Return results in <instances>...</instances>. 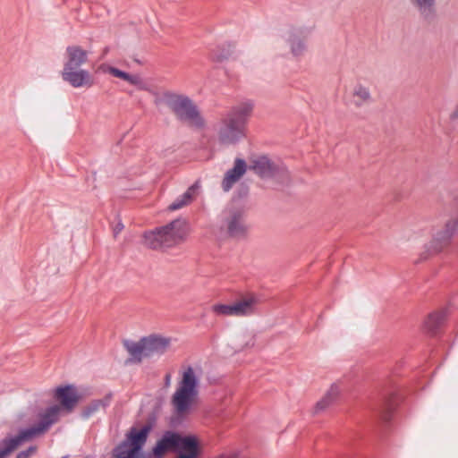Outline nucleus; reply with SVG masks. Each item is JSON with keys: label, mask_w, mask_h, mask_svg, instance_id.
Returning <instances> with one entry per match:
<instances>
[{"label": "nucleus", "mask_w": 458, "mask_h": 458, "mask_svg": "<svg viewBox=\"0 0 458 458\" xmlns=\"http://www.w3.org/2000/svg\"><path fill=\"white\" fill-rule=\"evenodd\" d=\"M412 5L424 16L431 14L435 0H411Z\"/></svg>", "instance_id": "bb28decb"}, {"label": "nucleus", "mask_w": 458, "mask_h": 458, "mask_svg": "<svg viewBox=\"0 0 458 458\" xmlns=\"http://www.w3.org/2000/svg\"><path fill=\"white\" fill-rule=\"evenodd\" d=\"M342 394V386L339 382H335L330 385L323 397L315 404L314 411L315 413H319L328 407H330L333 403H335L337 399L341 396Z\"/></svg>", "instance_id": "6ab92c4d"}, {"label": "nucleus", "mask_w": 458, "mask_h": 458, "mask_svg": "<svg viewBox=\"0 0 458 458\" xmlns=\"http://www.w3.org/2000/svg\"><path fill=\"white\" fill-rule=\"evenodd\" d=\"M255 344V335L253 333L244 330L236 334L231 341L230 347L234 352H243L250 349Z\"/></svg>", "instance_id": "aec40b11"}, {"label": "nucleus", "mask_w": 458, "mask_h": 458, "mask_svg": "<svg viewBox=\"0 0 458 458\" xmlns=\"http://www.w3.org/2000/svg\"><path fill=\"white\" fill-rule=\"evenodd\" d=\"M151 429L149 424L131 428L125 438L113 449L111 458H149L144 446Z\"/></svg>", "instance_id": "39448f33"}, {"label": "nucleus", "mask_w": 458, "mask_h": 458, "mask_svg": "<svg viewBox=\"0 0 458 458\" xmlns=\"http://www.w3.org/2000/svg\"><path fill=\"white\" fill-rule=\"evenodd\" d=\"M53 397L57 401L62 409V413H70L77 406L81 400L78 389L73 385H64L53 390Z\"/></svg>", "instance_id": "6e6552de"}, {"label": "nucleus", "mask_w": 458, "mask_h": 458, "mask_svg": "<svg viewBox=\"0 0 458 458\" xmlns=\"http://www.w3.org/2000/svg\"><path fill=\"white\" fill-rule=\"evenodd\" d=\"M124 226L122 222H118L114 229V235H117L119 233H121L123 230Z\"/></svg>", "instance_id": "7c9ffc66"}, {"label": "nucleus", "mask_w": 458, "mask_h": 458, "mask_svg": "<svg viewBox=\"0 0 458 458\" xmlns=\"http://www.w3.org/2000/svg\"><path fill=\"white\" fill-rule=\"evenodd\" d=\"M252 111L253 103L247 100L233 106L225 117L246 129V123Z\"/></svg>", "instance_id": "f3484780"}, {"label": "nucleus", "mask_w": 458, "mask_h": 458, "mask_svg": "<svg viewBox=\"0 0 458 458\" xmlns=\"http://www.w3.org/2000/svg\"><path fill=\"white\" fill-rule=\"evenodd\" d=\"M62 458H67V457H66V456H64V457H62Z\"/></svg>", "instance_id": "72a5a7b5"}, {"label": "nucleus", "mask_w": 458, "mask_h": 458, "mask_svg": "<svg viewBox=\"0 0 458 458\" xmlns=\"http://www.w3.org/2000/svg\"><path fill=\"white\" fill-rule=\"evenodd\" d=\"M245 130L242 126L225 117L216 131L217 140L223 145L235 144L245 136Z\"/></svg>", "instance_id": "1a4fd4ad"}, {"label": "nucleus", "mask_w": 458, "mask_h": 458, "mask_svg": "<svg viewBox=\"0 0 458 458\" xmlns=\"http://www.w3.org/2000/svg\"><path fill=\"white\" fill-rule=\"evenodd\" d=\"M99 71L103 73L110 74L115 78L121 79L130 85L136 87V89L140 90L148 89L146 82L139 73H129L108 64H100Z\"/></svg>", "instance_id": "ddd939ff"}, {"label": "nucleus", "mask_w": 458, "mask_h": 458, "mask_svg": "<svg viewBox=\"0 0 458 458\" xmlns=\"http://www.w3.org/2000/svg\"><path fill=\"white\" fill-rule=\"evenodd\" d=\"M35 414V409L29 408L25 411L20 413L17 416L18 422L21 424H24L30 421V419Z\"/></svg>", "instance_id": "cd10ccee"}, {"label": "nucleus", "mask_w": 458, "mask_h": 458, "mask_svg": "<svg viewBox=\"0 0 458 458\" xmlns=\"http://www.w3.org/2000/svg\"><path fill=\"white\" fill-rule=\"evenodd\" d=\"M226 225L229 234L233 237H241L247 233V226L243 224L240 213L230 214L226 217Z\"/></svg>", "instance_id": "412c9836"}, {"label": "nucleus", "mask_w": 458, "mask_h": 458, "mask_svg": "<svg viewBox=\"0 0 458 458\" xmlns=\"http://www.w3.org/2000/svg\"><path fill=\"white\" fill-rule=\"evenodd\" d=\"M89 52L79 45H70L65 48L64 67H81L89 61Z\"/></svg>", "instance_id": "2eb2a0df"}, {"label": "nucleus", "mask_w": 458, "mask_h": 458, "mask_svg": "<svg viewBox=\"0 0 458 458\" xmlns=\"http://www.w3.org/2000/svg\"><path fill=\"white\" fill-rule=\"evenodd\" d=\"M202 370L199 366H183L179 372L177 386L172 396V404L179 416L189 414L199 394Z\"/></svg>", "instance_id": "f257e3e1"}, {"label": "nucleus", "mask_w": 458, "mask_h": 458, "mask_svg": "<svg viewBox=\"0 0 458 458\" xmlns=\"http://www.w3.org/2000/svg\"><path fill=\"white\" fill-rule=\"evenodd\" d=\"M278 38L288 49L290 57L299 61L308 53V43L301 37V28L294 24H287L283 28Z\"/></svg>", "instance_id": "0eeeda50"}, {"label": "nucleus", "mask_w": 458, "mask_h": 458, "mask_svg": "<svg viewBox=\"0 0 458 458\" xmlns=\"http://www.w3.org/2000/svg\"><path fill=\"white\" fill-rule=\"evenodd\" d=\"M453 117L458 118V105H457V107L455 108L454 112L453 113Z\"/></svg>", "instance_id": "2f4dec72"}, {"label": "nucleus", "mask_w": 458, "mask_h": 458, "mask_svg": "<svg viewBox=\"0 0 458 458\" xmlns=\"http://www.w3.org/2000/svg\"><path fill=\"white\" fill-rule=\"evenodd\" d=\"M191 225L184 218H177L169 224L143 234V244L151 249L170 248L185 242L190 235Z\"/></svg>", "instance_id": "7ed1b4c3"}, {"label": "nucleus", "mask_w": 458, "mask_h": 458, "mask_svg": "<svg viewBox=\"0 0 458 458\" xmlns=\"http://www.w3.org/2000/svg\"><path fill=\"white\" fill-rule=\"evenodd\" d=\"M62 79L72 87L90 88L94 85V79L90 72L81 67H63Z\"/></svg>", "instance_id": "9d476101"}, {"label": "nucleus", "mask_w": 458, "mask_h": 458, "mask_svg": "<svg viewBox=\"0 0 458 458\" xmlns=\"http://www.w3.org/2000/svg\"><path fill=\"white\" fill-rule=\"evenodd\" d=\"M353 103L357 106H361L370 103L372 100L369 89L362 84H357L352 89Z\"/></svg>", "instance_id": "b1692460"}, {"label": "nucleus", "mask_w": 458, "mask_h": 458, "mask_svg": "<svg viewBox=\"0 0 458 458\" xmlns=\"http://www.w3.org/2000/svg\"><path fill=\"white\" fill-rule=\"evenodd\" d=\"M200 447L199 438L194 435H181L175 454L179 456L197 458Z\"/></svg>", "instance_id": "4468645a"}, {"label": "nucleus", "mask_w": 458, "mask_h": 458, "mask_svg": "<svg viewBox=\"0 0 458 458\" xmlns=\"http://www.w3.org/2000/svg\"><path fill=\"white\" fill-rule=\"evenodd\" d=\"M250 169L262 178L275 177L279 174L286 172L284 165L282 164H276L265 156L254 158L251 161Z\"/></svg>", "instance_id": "9b49d317"}, {"label": "nucleus", "mask_w": 458, "mask_h": 458, "mask_svg": "<svg viewBox=\"0 0 458 458\" xmlns=\"http://www.w3.org/2000/svg\"><path fill=\"white\" fill-rule=\"evenodd\" d=\"M123 345L130 354V360L139 363L145 358L165 353L170 346V341L168 338L151 335L142 337L138 342L125 340Z\"/></svg>", "instance_id": "423d86ee"}, {"label": "nucleus", "mask_w": 458, "mask_h": 458, "mask_svg": "<svg viewBox=\"0 0 458 458\" xmlns=\"http://www.w3.org/2000/svg\"><path fill=\"white\" fill-rule=\"evenodd\" d=\"M180 437L181 434L176 431H165L153 447L152 454L155 458H163L168 453H175Z\"/></svg>", "instance_id": "f8f14e48"}, {"label": "nucleus", "mask_w": 458, "mask_h": 458, "mask_svg": "<svg viewBox=\"0 0 458 458\" xmlns=\"http://www.w3.org/2000/svg\"><path fill=\"white\" fill-rule=\"evenodd\" d=\"M170 380H171V376L170 375H166L165 376V384L167 386L170 384Z\"/></svg>", "instance_id": "473e14b6"}, {"label": "nucleus", "mask_w": 458, "mask_h": 458, "mask_svg": "<svg viewBox=\"0 0 458 458\" xmlns=\"http://www.w3.org/2000/svg\"><path fill=\"white\" fill-rule=\"evenodd\" d=\"M247 171V164L243 159L236 158L233 166L229 169L222 182V188L225 191H229L233 186L240 181Z\"/></svg>", "instance_id": "a211bd4d"}, {"label": "nucleus", "mask_w": 458, "mask_h": 458, "mask_svg": "<svg viewBox=\"0 0 458 458\" xmlns=\"http://www.w3.org/2000/svg\"><path fill=\"white\" fill-rule=\"evenodd\" d=\"M155 104L157 106L166 105L179 120L189 126L198 129L204 126L202 116L192 101L186 96L165 91L157 96Z\"/></svg>", "instance_id": "20e7f679"}, {"label": "nucleus", "mask_w": 458, "mask_h": 458, "mask_svg": "<svg viewBox=\"0 0 458 458\" xmlns=\"http://www.w3.org/2000/svg\"><path fill=\"white\" fill-rule=\"evenodd\" d=\"M37 452V447L35 445L30 446L28 449L20 452L16 458H30L33 454H35Z\"/></svg>", "instance_id": "c756f323"}, {"label": "nucleus", "mask_w": 458, "mask_h": 458, "mask_svg": "<svg viewBox=\"0 0 458 458\" xmlns=\"http://www.w3.org/2000/svg\"><path fill=\"white\" fill-rule=\"evenodd\" d=\"M458 229V219L449 220L445 224V233L450 236L454 234Z\"/></svg>", "instance_id": "c85d7f7f"}, {"label": "nucleus", "mask_w": 458, "mask_h": 458, "mask_svg": "<svg viewBox=\"0 0 458 458\" xmlns=\"http://www.w3.org/2000/svg\"><path fill=\"white\" fill-rule=\"evenodd\" d=\"M196 189H197V185H192L190 188H188L185 192H183L182 195L178 196L167 207V210L170 212H173V211L183 208L184 207L190 205L194 199Z\"/></svg>", "instance_id": "4be33fe9"}, {"label": "nucleus", "mask_w": 458, "mask_h": 458, "mask_svg": "<svg viewBox=\"0 0 458 458\" xmlns=\"http://www.w3.org/2000/svg\"><path fill=\"white\" fill-rule=\"evenodd\" d=\"M445 311L440 310L430 314L424 321V327L428 331L435 330L439 325L443 323L445 318Z\"/></svg>", "instance_id": "a878e982"}, {"label": "nucleus", "mask_w": 458, "mask_h": 458, "mask_svg": "<svg viewBox=\"0 0 458 458\" xmlns=\"http://www.w3.org/2000/svg\"><path fill=\"white\" fill-rule=\"evenodd\" d=\"M210 310L217 318L235 317L233 302L230 304L215 303L211 306Z\"/></svg>", "instance_id": "393cba45"}, {"label": "nucleus", "mask_w": 458, "mask_h": 458, "mask_svg": "<svg viewBox=\"0 0 458 458\" xmlns=\"http://www.w3.org/2000/svg\"><path fill=\"white\" fill-rule=\"evenodd\" d=\"M260 299L256 294H250L233 302L235 317H250L259 312Z\"/></svg>", "instance_id": "dca6fc26"}, {"label": "nucleus", "mask_w": 458, "mask_h": 458, "mask_svg": "<svg viewBox=\"0 0 458 458\" xmlns=\"http://www.w3.org/2000/svg\"><path fill=\"white\" fill-rule=\"evenodd\" d=\"M62 414V409L57 404L51 405L39 412L37 415L38 421L35 425L23 428L17 435L8 437L0 442V458H7L26 441L45 434L59 420Z\"/></svg>", "instance_id": "f03ea898"}, {"label": "nucleus", "mask_w": 458, "mask_h": 458, "mask_svg": "<svg viewBox=\"0 0 458 458\" xmlns=\"http://www.w3.org/2000/svg\"><path fill=\"white\" fill-rule=\"evenodd\" d=\"M109 403V395H106L102 399L93 400L82 409L81 416L85 419H88L102 411H105Z\"/></svg>", "instance_id": "5701e85b"}]
</instances>
